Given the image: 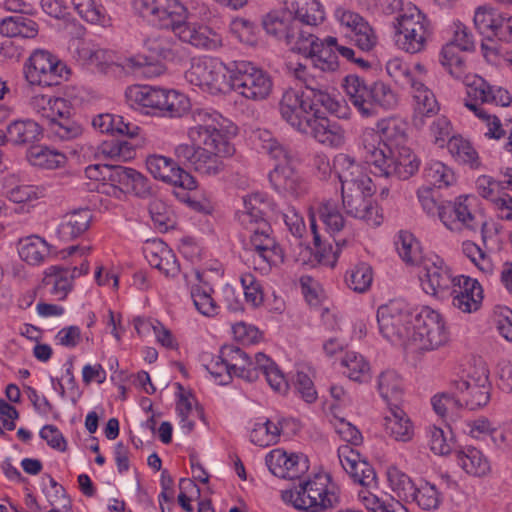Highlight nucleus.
I'll use <instances>...</instances> for the list:
<instances>
[{
  "label": "nucleus",
  "mask_w": 512,
  "mask_h": 512,
  "mask_svg": "<svg viewBox=\"0 0 512 512\" xmlns=\"http://www.w3.org/2000/svg\"><path fill=\"white\" fill-rule=\"evenodd\" d=\"M188 129L190 144L174 149L176 159L202 176H216L225 170L224 160L235 153L227 130L228 120L216 111L196 109Z\"/></svg>",
  "instance_id": "f257e3e1"
},
{
  "label": "nucleus",
  "mask_w": 512,
  "mask_h": 512,
  "mask_svg": "<svg viewBox=\"0 0 512 512\" xmlns=\"http://www.w3.org/2000/svg\"><path fill=\"white\" fill-rule=\"evenodd\" d=\"M133 4L143 18L171 28L182 42L208 50L222 45L221 36L207 26L186 22L188 11L179 0H134Z\"/></svg>",
  "instance_id": "f03ea898"
},
{
  "label": "nucleus",
  "mask_w": 512,
  "mask_h": 512,
  "mask_svg": "<svg viewBox=\"0 0 512 512\" xmlns=\"http://www.w3.org/2000/svg\"><path fill=\"white\" fill-rule=\"evenodd\" d=\"M305 66L299 65L296 77L302 79L305 91L288 89L279 101L281 118L300 133L310 129V122L319 110V106L328 111H335L337 102L323 89L320 83L315 82V76L303 77Z\"/></svg>",
  "instance_id": "7ed1b4c3"
},
{
  "label": "nucleus",
  "mask_w": 512,
  "mask_h": 512,
  "mask_svg": "<svg viewBox=\"0 0 512 512\" xmlns=\"http://www.w3.org/2000/svg\"><path fill=\"white\" fill-rule=\"evenodd\" d=\"M360 141L364 158L373 166L375 175L407 179L418 170L415 155L405 145L392 147L382 143L373 129L364 130Z\"/></svg>",
  "instance_id": "20e7f679"
},
{
  "label": "nucleus",
  "mask_w": 512,
  "mask_h": 512,
  "mask_svg": "<svg viewBox=\"0 0 512 512\" xmlns=\"http://www.w3.org/2000/svg\"><path fill=\"white\" fill-rule=\"evenodd\" d=\"M465 106L474 112L480 121V129L489 139H500L506 131L500 119L492 114L485 105L508 106L511 103L509 92L501 87H494L483 78L475 76L467 84Z\"/></svg>",
  "instance_id": "39448f33"
},
{
  "label": "nucleus",
  "mask_w": 512,
  "mask_h": 512,
  "mask_svg": "<svg viewBox=\"0 0 512 512\" xmlns=\"http://www.w3.org/2000/svg\"><path fill=\"white\" fill-rule=\"evenodd\" d=\"M126 98L131 106L151 109L153 114L170 118H180L191 108L190 100L184 94L147 85L129 87Z\"/></svg>",
  "instance_id": "423d86ee"
},
{
  "label": "nucleus",
  "mask_w": 512,
  "mask_h": 512,
  "mask_svg": "<svg viewBox=\"0 0 512 512\" xmlns=\"http://www.w3.org/2000/svg\"><path fill=\"white\" fill-rule=\"evenodd\" d=\"M282 500L306 512H324L339 503L335 487L328 475H316L294 489L282 491Z\"/></svg>",
  "instance_id": "0eeeda50"
},
{
  "label": "nucleus",
  "mask_w": 512,
  "mask_h": 512,
  "mask_svg": "<svg viewBox=\"0 0 512 512\" xmlns=\"http://www.w3.org/2000/svg\"><path fill=\"white\" fill-rule=\"evenodd\" d=\"M395 43L399 49L409 54L425 50L431 36L430 22L413 4H406V9L394 22Z\"/></svg>",
  "instance_id": "6e6552de"
},
{
  "label": "nucleus",
  "mask_w": 512,
  "mask_h": 512,
  "mask_svg": "<svg viewBox=\"0 0 512 512\" xmlns=\"http://www.w3.org/2000/svg\"><path fill=\"white\" fill-rule=\"evenodd\" d=\"M448 341L449 331L443 316L429 307H423L415 315L409 349L419 352L434 351Z\"/></svg>",
  "instance_id": "1a4fd4ad"
},
{
  "label": "nucleus",
  "mask_w": 512,
  "mask_h": 512,
  "mask_svg": "<svg viewBox=\"0 0 512 512\" xmlns=\"http://www.w3.org/2000/svg\"><path fill=\"white\" fill-rule=\"evenodd\" d=\"M462 405L476 410L487 405L490 400L491 384L489 370L482 360H476L462 371L459 379L452 382Z\"/></svg>",
  "instance_id": "9d476101"
},
{
  "label": "nucleus",
  "mask_w": 512,
  "mask_h": 512,
  "mask_svg": "<svg viewBox=\"0 0 512 512\" xmlns=\"http://www.w3.org/2000/svg\"><path fill=\"white\" fill-rule=\"evenodd\" d=\"M415 315L401 301H390L377 310L379 332L393 344L409 348Z\"/></svg>",
  "instance_id": "9b49d317"
},
{
  "label": "nucleus",
  "mask_w": 512,
  "mask_h": 512,
  "mask_svg": "<svg viewBox=\"0 0 512 512\" xmlns=\"http://www.w3.org/2000/svg\"><path fill=\"white\" fill-rule=\"evenodd\" d=\"M474 198L468 195L457 197L454 202L438 207V216L447 229L452 232L485 233L486 221L473 206ZM485 238V236H483Z\"/></svg>",
  "instance_id": "f8f14e48"
},
{
  "label": "nucleus",
  "mask_w": 512,
  "mask_h": 512,
  "mask_svg": "<svg viewBox=\"0 0 512 512\" xmlns=\"http://www.w3.org/2000/svg\"><path fill=\"white\" fill-rule=\"evenodd\" d=\"M232 68L217 59L196 58L192 60L184 77L189 84L203 92L221 94L230 91L229 76Z\"/></svg>",
  "instance_id": "ddd939ff"
},
{
  "label": "nucleus",
  "mask_w": 512,
  "mask_h": 512,
  "mask_svg": "<svg viewBox=\"0 0 512 512\" xmlns=\"http://www.w3.org/2000/svg\"><path fill=\"white\" fill-rule=\"evenodd\" d=\"M229 77L230 90L248 100H265L272 91V80L268 74L250 62L235 63Z\"/></svg>",
  "instance_id": "4468645a"
},
{
  "label": "nucleus",
  "mask_w": 512,
  "mask_h": 512,
  "mask_svg": "<svg viewBox=\"0 0 512 512\" xmlns=\"http://www.w3.org/2000/svg\"><path fill=\"white\" fill-rule=\"evenodd\" d=\"M67 74L66 65L43 49L35 50L24 64V77L30 86L57 85Z\"/></svg>",
  "instance_id": "2eb2a0df"
},
{
  "label": "nucleus",
  "mask_w": 512,
  "mask_h": 512,
  "mask_svg": "<svg viewBox=\"0 0 512 512\" xmlns=\"http://www.w3.org/2000/svg\"><path fill=\"white\" fill-rule=\"evenodd\" d=\"M245 229L250 233L249 242L245 244L246 250L254 252L264 264L255 269L264 270L266 266L270 267L283 262V250L272 235V228L267 221H260L257 225L245 227Z\"/></svg>",
  "instance_id": "dca6fc26"
},
{
  "label": "nucleus",
  "mask_w": 512,
  "mask_h": 512,
  "mask_svg": "<svg viewBox=\"0 0 512 512\" xmlns=\"http://www.w3.org/2000/svg\"><path fill=\"white\" fill-rule=\"evenodd\" d=\"M374 192L375 187L372 182L370 185L343 188L342 202L346 213L366 221L368 225H380L382 216L379 213L378 207L370 199Z\"/></svg>",
  "instance_id": "f3484780"
},
{
  "label": "nucleus",
  "mask_w": 512,
  "mask_h": 512,
  "mask_svg": "<svg viewBox=\"0 0 512 512\" xmlns=\"http://www.w3.org/2000/svg\"><path fill=\"white\" fill-rule=\"evenodd\" d=\"M265 31L273 37L284 40L292 51H296L298 43L302 42L308 30L300 27V22L294 20L288 6L286 9L274 10L266 14L262 20Z\"/></svg>",
  "instance_id": "a211bd4d"
},
{
  "label": "nucleus",
  "mask_w": 512,
  "mask_h": 512,
  "mask_svg": "<svg viewBox=\"0 0 512 512\" xmlns=\"http://www.w3.org/2000/svg\"><path fill=\"white\" fill-rule=\"evenodd\" d=\"M146 167L155 179L188 190L196 188L194 177L179 167L171 158L162 155H150L146 159Z\"/></svg>",
  "instance_id": "6ab92c4d"
},
{
  "label": "nucleus",
  "mask_w": 512,
  "mask_h": 512,
  "mask_svg": "<svg viewBox=\"0 0 512 512\" xmlns=\"http://www.w3.org/2000/svg\"><path fill=\"white\" fill-rule=\"evenodd\" d=\"M333 47L326 46L325 39H319L309 31L302 42L298 43L295 52L309 58L314 69L320 72H334L339 68L338 57Z\"/></svg>",
  "instance_id": "aec40b11"
},
{
  "label": "nucleus",
  "mask_w": 512,
  "mask_h": 512,
  "mask_svg": "<svg viewBox=\"0 0 512 512\" xmlns=\"http://www.w3.org/2000/svg\"><path fill=\"white\" fill-rule=\"evenodd\" d=\"M422 265L425 273L421 283L426 293L437 295L455 284L456 277L452 276L450 268L438 255L426 256Z\"/></svg>",
  "instance_id": "412c9836"
},
{
  "label": "nucleus",
  "mask_w": 512,
  "mask_h": 512,
  "mask_svg": "<svg viewBox=\"0 0 512 512\" xmlns=\"http://www.w3.org/2000/svg\"><path fill=\"white\" fill-rule=\"evenodd\" d=\"M335 18L341 26L350 29L356 46L362 51H371L378 38L374 29L358 13L339 7L335 10Z\"/></svg>",
  "instance_id": "4be33fe9"
},
{
  "label": "nucleus",
  "mask_w": 512,
  "mask_h": 512,
  "mask_svg": "<svg viewBox=\"0 0 512 512\" xmlns=\"http://www.w3.org/2000/svg\"><path fill=\"white\" fill-rule=\"evenodd\" d=\"M89 270L87 261H83L80 267L51 266L46 269L43 284L49 289V293L57 300H64L72 290L73 280Z\"/></svg>",
  "instance_id": "5701e85b"
},
{
  "label": "nucleus",
  "mask_w": 512,
  "mask_h": 512,
  "mask_svg": "<svg viewBox=\"0 0 512 512\" xmlns=\"http://www.w3.org/2000/svg\"><path fill=\"white\" fill-rule=\"evenodd\" d=\"M273 188L284 197L300 198L307 194L308 185L293 163L276 164L269 174Z\"/></svg>",
  "instance_id": "b1692460"
},
{
  "label": "nucleus",
  "mask_w": 512,
  "mask_h": 512,
  "mask_svg": "<svg viewBox=\"0 0 512 512\" xmlns=\"http://www.w3.org/2000/svg\"><path fill=\"white\" fill-rule=\"evenodd\" d=\"M266 464L270 472L283 479L299 478L308 470L307 460L298 454H288L283 449H274L266 456Z\"/></svg>",
  "instance_id": "393cba45"
},
{
  "label": "nucleus",
  "mask_w": 512,
  "mask_h": 512,
  "mask_svg": "<svg viewBox=\"0 0 512 512\" xmlns=\"http://www.w3.org/2000/svg\"><path fill=\"white\" fill-rule=\"evenodd\" d=\"M453 306L464 313L477 311L483 300V290L476 279L459 275L452 286Z\"/></svg>",
  "instance_id": "a878e982"
},
{
  "label": "nucleus",
  "mask_w": 512,
  "mask_h": 512,
  "mask_svg": "<svg viewBox=\"0 0 512 512\" xmlns=\"http://www.w3.org/2000/svg\"><path fill=\"white\" fill-rule=\"evenodd\" d=\"M338 458L343 469L351 478L366 487L376 481V474L373 467L365 460H362L360 453L350 445H343L338 449Z\"/></svg>",
  "instance_id": "bb28decb"
},
{
  "label": "nucleus",
  "mask_w": 512,
  "mask_h": 512,
  "mask_svg": "<svg viewBox=\"0 0 512 512\" xmlns=\"http://www.w3.org/2000/svg\"><path fill=\"white\" fill-rule=\"evenodd\" d=\"M310 129L303 134L311 135L317 142L329 147H341L346 140V133L342 126L321 115L320 110L316 113L309 124Z\"/></svg>",
  "instance_id": "cd10ccee"
},
{
  "label": "nucleus",
  "mask_w": 512,
  "mask_h": 512,
  "mask_svg": "<svg viewBox=\"0 0 512 512\" xmlns=\"http://www.w3.org/2000/svg\"><path fill=\"white\" fill-rule=\"evenodd\" d=\"M247 353L234 345H225L221 348L219 359L222 368L226 372V378L231 379L233 375L240 377L246 381H255L256 373L250 368L247 362Z\"/></svg>",
  "instance_id": "c85d7f7f"
},
{
  "label": "nucleus",
  "mask_w": 512,
  "mask_h": 512,
  "mask_svg": "<svg viewBox=\"0 0 512 512\" xmlns=\"http://www.w3.org/2000/svg\"><path fill=\"white\" fill-rule=\"evenodd\" d=\"M333 169L341 182L342 189L370 185L372 182L362 166L347 154L341 153L334 158Z\"/></svg>",
  "instance_id": "c756f323"
},
{
  "label": "nucleus",
  "mask_w": 512,
  "mask_h": 512,
  "mask_svg": "<svg viewBox=\"0 0 512 512\" xmlns=\"http://www.w3.org/2000/svg\"><path fill=\"white\" fill-rule=\"evenodd\" d=\"M343 87L349 101L363 117L376 115L377 111L369 104L371 84L353 74L345 77Z\"/></svg>",
  "instance_id": "7c9ffc66"
},
{
  "label": "nucleus",
  "mask_w": 512,
  "mask_h": 512,
  "mask_svg": "<svg viewBox=\"0 0 512 512\" xmlns=\"http://www.w3.org/2000/svg\"><path fill=\"white\" fill-rule=\"evenodd\" d=\"M383 420L384 432L389 438L403 443L413 439L414 425L407 413L397 405L390 407Z\"/></svg>",
  "instance_id": "2f4dec72"
},
{
  "label": "nucleus",
  "mask_w": 512,
  "mask_h": 512,
  "mask_svg": "<svg viewBox=\"0 0 512 512\" xmlns=\"http://www.w3.org/2000/svg\"><path fill=\"white\" fill-rule=\"evenodd\" d=\"M294 20L300 22V27L311 31L325 19L324 10L318 0H285Z\"/></svg>",
  "instance_id": "473e14b6"
},
{
  "label": "nucleus",
  "mask_w": 512,
  "mask_h": 512,
  "mask_svg": "<svg viewBox=\"0 0 512 512\" xmlns=\"http://www.w3.org/2000/svg\"><path fill=\"white\" fill-rule=\"evenodd\" d=\"M414 114L413 125L421 128L425 124V119L435 116L439 111L437 100L431 90H429L420 80L413 87Z\"/></svg>",
  "instance_id": "72a5a7b5"
},
{
  "label": "nucleus",
  "mask_w": 512,
  "mask_h": 512,
  "mask_svg": "<svg viewBox=\"0 0 512 512\" xmlns=\"http://www.w3.org/2000/svg\"><path fill=\"white\" fill-rule=\"evenodd\" d=\"M149 264L161 271L167 277H175L180 267L173 251L162 241H154L146 249Z\"/></svg>",
  "instance_id": "f704fd0d"
},
{
  "label": "nucleus",
  "mask_w": 512,
  "mask_h": 512,
  "mask_svg": "<svg viewBox=\"0 0 512 512\" xmlns=\"http://www.w3.org/2000/svg\"><path fill=\"white\" fill-rule=\"evenodd\" d=\"M92 220L88 209H77L62 216L58 226V235L64 241L73 240L86 232Z\"/></svg>",
  "instance_id": "c9c22d12"
},
{
  "label": "nucleus",
  "mask_w": 512,
  "mask_h": 512,
  "mask_svg": "<svg viewBox=\"0 0 512 512\" xmlns=\"http://www.w3.org/2000/svg\"><path fill=\"white\" fill-rule=\"evenodd\" d=\"M41 134L42 128L34 120H16L7 126L5 142L16 146L31 145L39 140Z\"/></svg>",
  "instance_id": "e433bc0d"
},
{
  "label": "nucleus",
  "mask_w": 512,
  "mask_h": 512,
  "mask_svg": "<svg viewBox=\"0 0 512 512\" xmlns=\"http://www.w3.org/2000/svg\"><path fill=\"white\" fill-rule=\"evenodd\" d=\"M110 180L125 192L144 195L148 192L147 179L132 168L115 166L111 170Z\"/></svg>",
  "instance_id": "4c0bfd02"
},
{
  "label": "nucleus",
  "mask_w": 512,
  "mask_h": 512,
  "mask_svg": "<svg viewBox=\"0 0 512 512\" xmlns=\"http://www.w3.org/2000/svg\"><path fill=\"white\" fill-rule=\"evenodd\" d=\"M378 132L382 143L397 147L404 145L407 140L408 124L401 118L390 117L377 123Z\"/></svg>",
  "instance_id": "58836bf2"
},
{
  "label": "nucleus",
  "mask_w": 512,
  "mask_h": 512,
  "mask_svg": "<svg viewBox=\"0 0 512 512\" xmlns=\"http://www.w3.org/2000/svg\"><path fill=\"white\" fill-rule=\"evenodd\" d=\"M268 204L260 193H253L243 198V209L237 213L238 221L245 227H251L264 219V211Z\"/></svg>",
  "instance_id": "ea45409f"
},
{
  "label": "nucleus",
  "mask_w": 512,
  "mask_h": 512,
  "mask_svg": "<svg viewBox=\"0 0 512 512\" xmlns=\"http://www.w3.org/2000/svg\"><path fill=\"white\" fill-rule=\"evenodd\" d=\"M18 253L29 265H39L49 255L50 246L43 238L32 235L19 241Z\"/></svg>",
  "instance_id": "a19ab883"
},
{
  "label": "nucleus",
  "mask_w": 512,
  "mask_h": 512,
  "mask_svg": "<svg viewBox=\"0 0 512 512\" xmlns=\"http://www.w3.org/2000/svg\"><path fill=\"white\" fill-rule=\"evenodd\" d=\"M38 24L24 16H11L0 22V34L6 37L35 38L38 35Z\"/></svg>",
  "instance_id": "79ce46f5"
},
{
  "label": "nucleus",
  "mask_w": 512,
  "mask_h": 512,
  "mask_svg": "<svg viewBox=\"0 0 512 512\" xmlns=\"http://www.w3.org/2000/svg\"><path fill=\"white\" fill-rule=\"evenodd\" d=\"M459 465L470 475L485 476L490 472V462L483 452L475 447H467L457 453Z\"/></svg>",
  "instance_id": "37998d69"
},
{
  "label": "nucleus",
  "mask_w": 512,
  "mask_h": 512,
  "mask_svg": "<svg viewBox=\"0 0 512 512\" xmlns=\"http://www.w3.org/2000/svg\"><path fill=\"white\" fill-rule=\"evenodd\" d=\"M27 159L33 166L51 170L63 167L67 160L63 153L41 145L31 146Z\"/></svg>",
  "instance_id": "c03bdc74"
},
{
  "label": "nucleus",
  "mask_w": 512,
  "mask_h": 512,
  "mask_svg": "<svg viewBox=\"0 0 512 512\" xmlns=\"http://www.w3.org/2000/svg\"><path fill=\"white\" fill-rule=\"evenodd\" d=\"M146 46L152 54L164 60L174 61L182 57L180 45L164 34L149 37Z\"/></svg>",
  "instance_id": "a18cd8bd"
},
{
  "label": "nucleus",
  "mask_w": 512,
  "mask_h": 512,
  "mask_svg": "<svg viewBox=\"0 0 512 512\" xmlns=\"http://www.w3.org/2000/svg\"><path fill=\"white\" fill-rule=\"evenodd\" d=\"M400 258L409 265L422 264L425 257L417 239L408 231H400L395 242Z\"/></svg>",
  "instance_id": "49530a36"
},
{
  "label": "nucleus",
  "mask_w": 512,
  "mask_h": 512,
  "mask_svg": "<svg viewBox=\"0 0 512 512\" xmlns=\"http://www.w3.org/2000/svg\"><path fill=\"white\" fill-rule=\"evenodd\" d=\"M377 389L384 401H398L403 394V381L394 370H386L377 378Z\"/></svg>",
  "instance_id": "de8ad7c7"
},
{
  "label": "nucleus",
  "mask_w": 512,
  "mask_h": 512,
  "mask_svg": "<svg viewBox=\"0 0 512 512\" xmlns=\"http://www.w3.org/2000/svg\"><path fill=\"white\" fill-rule=\"evenodd\" d=\"M448 150L457 161L467 164L471 168H478L480 166L478 153L471 143L461 136H452L449 139Z\"/></svg>",
  "instance_id": "09e8293b"
},
{
  "label": "nucleus",
  "mask_w": 512,
  "mask_h": 512,
  "mask_svg": "<svg viewBox=\"0 0 512 512\" xmlns=\"http://www.w3.org/2000/svg\"><path fill=\"white\" fill-rule=\"evenodd\" d=\"M341 363L347 368V376L351 380L363 383L371 378L370 365L362 355L353 351L347 352Z\"/></svg>",
  "instance_id": "8fccbe9b"
},
{
  "label": "nucleus",
  "mask_w": 512,
  "mask_h": 512,
  "mask_svg": "<svg viewBox=\"0 0 512 512\" xmlns=\"http://www.w3.org/2000/svg\"><path fill=\"white\" fill-rule=\"evenodd\" d=\"M440 62L453 77L466 80V62L454 45L446 44L443 46L440 53Z\"/></svg>",
  "instance_id": "3c124183"
},
{
  "label": "nucleus",
  "mask_w": 512,
  "mask_h": 512,
  "mask_svg": "<svg viewBox=\"0 0 512 512\" xmlns=\"http://www.w3.org/2000/svg\"><path fill=\"white\" fill-rule=\"evenodd\" d=\"M281 423H274L271 420L259 422L254 425L251 431V441L261 447L273 445L278 441L281 433Z\"/></svg>",
  "instance_id": "603ef678"
},
{
  "label": "nucleus",
  "mask_w": 512,
  "mask_h": 512,
  "mask_svg": "<svg viewBox=\"0 0 512 512\" xmlns=\"http://www.w3.org/2000/svg\"><path fill=\"white\" fill-rule=\"evenodd\" d=\"M257 364L261 368L262 374L265 376L268 384L273 390L279 393L287 391L288 383L283 373L267 355H259Z\"/></svg>",
  "instance_id": "864d4df0"
},
{
  "label": "nucleus",
  "mask_w": 512,
  "mask_h": 512,
  "mask_svg": "<svg viewBox=\"0 0 512 512\" xmlns=\"http://www.w3.org/2000/svg\"><path fill=\"white\" fill-rule=\"evenodd\" d=\"M424 175L426 180L437 188L448 187L455 180L453 171L437 160H431L426 164Z\"/></svg>",
  "instance_id": "5fc2aeb1"
},
{
  "label": "nucleus",
  "mask_w": 512,
  "mask_h": 512,
  "mask_svg": "<svg viewBox=\"0 0 512 512\" xmlns=\"http://www.w3.org/2000/svg\"><path fill=\"white\" fill-rule=\"evenodd\" d=\"M373 281L372 268L366 263L354 266L346 274V283L350 289L357 293L366 292Z\"/></svg>",
  "instance_id": "6e6d98bb"
},
{
  "label": "nucleus",
  "mask_w": 512,
  "mask_h": 512,
  "mask_svg": "<svg viewBox=\"0 0 512 512\" xmlns=\"http://www.w3.org/2000/svg\"><path fill=\"white\" fill-rule=\"evenodd\" d=\"M386 71L394 82L401 87H413L419 81L409 64L400 58L390 59L386 64Z\"/></svg>",
  "instance_id": "4d7b16f0"
},
{
  "label": "nucleus",
  "mask_w": 512,
  "mask_h": 512,
  "mask_svg": "<svg viewBox=\"0 0 512 512\" xmlns=\"http://www.w3.org/2000/svg\"><path fill=\"white\" fill-rule=\"evenodd\" d=\"M369 104L376 110V107L392 109L398 104V96L391 87L384 82L371 83Z\"/></svg>",
  "instance_id": "13d9d810"
},
{
  "label": "nucleus",
  "mask_w": 512,
  "mask_h": 512,
  "mask_svg": "<svg viewBox=\"0 0 512 512\" xmlns=\"http://www.w3.org/2000/svg\"><path fill=\"white\" fill-rule=\"evenodd\" d=\"M48 128L55 137L64 141L76 139L83 132L81 124L71 117V113L66 114L57 121L51 122V126Z\"/></svg>",
  "instance_id": "bf43d9fd"
},
{
  "label": "nucleus",
  "mask_w": 512,
  "mask_h": 512,
  "mask_svg": "<svg viewBox=\"0 0 512 512\" xmlns=\"http://www.w3.org/2000/svg\"><path fill=\"white\" fill-rule=\"evenodd\" d=\"M502 13L491 7H479L474 15V24L479 32L487 37H491L495 31L498 22L502 21Z\"/></svg>",
  "instance_id": "052dcab7"
},
{
  "label": "nucleus",
  "mask_w": 512,
  "mask_h": 512,
  "mask_svg": "<svg viewBox=\"0 0 512 512\" xmlns=\"http://www.w3.org/2000/svg\"><path fill=\"white\" fill-rule=\"evenodd\" d=\"M387 479L391 489L399 498L409 500L414 485L408 475L392 465L387 469Z\"/></svg>",
  "instance_id": "680f3d73"
},
{
  "label": "nucleus",
  "mask_w": 512,
  "mask_h": 512,
  "mask_svg": "<svg viewBox=\"0 0 512 512\" xmlns=\"http://www.w3.org/2000/svg\"><path fill=\"white\" fill-rule=\"evenodd\" d=\"M191 297L196 309L205 316H214L218 313V306L211 296V288L195 285L191 289Z\"/></svg>",
  "instance_id": "e2e57ef3"
},
{
  "label": "nucleus",
  "mask_w": 512,
  "mask_h": 512,
  "mask_svg": "<svg viewBox=\"0 0 512 512\" xmlns=\"http://www.w3.org/2000/svg\"><path fill=\"white\" fill-rule=\"evenodd\" d=\"M74 9L85 21L92 24L105 25L106 15L95 0H72Z\"/></svg>",
  "instance_id": "0e129e2a"
},
{
  "label": "nucleus",
  "mask_w": 512,
  "mask_h": 512,
  "mask_svg": "<svg viewBox=\"0 0 512 512\" xmlns=\"http://www.w3.org/2000/svg\"><path fill=\"white\" fill-rule=\"evenodd\" d=\"M409 499L415 501L424 510L435 509L440 502L438 491L430 483L421 484L417 488L413 487V492Z\"/></svg>",
  "instance_id": "69168bd1"
},
{
  "label": "nucleus",
  "mask_w": 512,
  "mask_h": 512,
  "mask_svg": "<svg viewBox=\"0 0 512 512\" xmlns=\"http://www.w3.org/2000/svg\"><path fill=\"white\" fill-rule=\"evenodd\" d=\"M149 213L156 227L168 230L173 227L172 210L160 199H153L149 203Z\"/></svg>",
  "instance_id": "338daca9"
},
{
  "label": "nucleus",
  "mask_w": 512,
  "mask_h": 512,
  "mask_svg": "<svg viewBox=\"0 0 512 512\" xmlns=\"http://www.w3.org/2000/svg\"><path fill=\"white\" fill-rule=\"evenodd\" d=\"M463 252L482 272L486 274L493 272L492 262L478 245L469 241L464 242Z\"/></svg>",
  "instance_id": "774afa93"
}]
</instances>
